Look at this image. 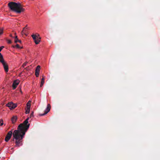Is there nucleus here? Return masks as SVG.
Returning <instances> with one entry per match:
<instances>
[{
  "label": "nucleus",
  "mask_w": 160,
  "mask_h": 160,
  "mask_svg": "<svg viewBox=\"0 0 160 160\" xmlns=\"http://www.w3.org/2000/svg\"><path fill=\"white\" fill-rule=\"evenodd\" d=\"M28 29L27 28V26H26L24 28L22 29V30L21 32V33L23 35V34H25L26 35L25 33V32H27V30Z\"/></svg>",
  "instance_id": "9"
},
{
  "label": "nucleus",
  "mask_w": 160,
  "mask_h": 160,
  "mask_svg": "<svg viewBox=\"0 0 160 160\" xmlns=\"http://www.w3.org/2000/svg\"><path fill=\"white\" fill-rule=\"evenodd\" d=\"M39 35L38 34L37 35L33 34L32 35V37L34 41L36 44L39 43L41 41V38L39 37Z\"/></svg>",
  "instance_id": "4"
},
{
  "label": "nucleus",
  "mask_w": 160,
  "mask_h": 160,
  "mask_svg": "<svg viewBox=\"0 0 160 160\" xmlns=\"http://www.w3.org/2000/svg\"><path fill=\"white\" fill-rule=\"evenodd\" d=\"M33 117V112H32L30 115V116L28 118L25 120H26L28 118V119L29 118H31L32 117ZM29 119H28V120Z\"/></svg>",
  "instance_id": "14"
},
{
  "label": "nucleus",
  "mask_w": 160,
  "mask_h": 160,
  "mask_svg": "<svg viewBox=\"0 0 160 160\" xmlns=\"http://www.w3.org/2000/svg\"><path fill=\"white\" fill-rule=\"evenodd\" d=\"M13 48H15L16 47L17 48H22V47H20L18 44H17L15 46H13Z\"/></svg>",
  "instance_id": "13"
},
{
  "label": "nucleus",
  "mask_w": 160,
  "mask_h": 160,
  "mask_svg": "<svg viewBox=\"0 0 160 160\" xmlns=\"http://www.w3.org/2000/svg\"><path fill=\"white\" fill-rule=\"evenodd\" d=\"M28 118L25 120L23 123L20 124L17 130H15L13 133L12 131H9L6 135L5 141L8 142L13 136L12 141H15L16 147H19L22 145L23 138L26 132L29 128L30 124L28 123Z\"/></svg>",
  "instance_id": "1"
},
{
  "label": "nucleus",
  "mask_w": 160,
  "mask_h": 160,
  "mask_svg": "<svg viewBox=\"0 0 160 160\" xmlns=\"http://www.w3.org/2000/svg\"><path fill=\"white\" fill-rule=\"evenodd\" d=\"M7 42L9 44H10L12 43V41L10 40H8Z\"/></svg>",
  "instance_id": "21"
},
{
  "label": "nucleus",
  "mask_w": 160,
  "mask_h": 160,
  "mask_svg": "<svg viewBox=\"0 0 160 160\" xmlns=\"http://www.w3.org/2000/svg\"><path fill=\"white\" fill-rule=\"evenodd\" d=\"M42 78L41 82V84L40 85V87H42L44 83V80H45V78L44 76L43 75L42 76Z\"/></svg>",
  "instance_id": "8"
},
{
  "label": "nucleus",
  "mask_w": 160,
  "mask_h": 160,
  "mask_svg": "<svg viewBox=\"0 0 160 160\" xmlns=\"http://www.w3.org/2000/svg\"><path fill=\"white\" fill-rule=\"evenodd\" d=\"M0 62L2 63L4 69L6 72L8 71V67L7 63L4 60L3 56L2 54H0Z\"/></svg>",
  "instance_id": "3"
},
{
  "label": "nucleus",
  "mask_w": 160,
  "mask_h": 160,
  "mask_svg": "<svg viewBox=\"0 0 160 160\" xmlns=\"http://www.w3.org/2000/svg\"><path fill=\"white\" fill-rule=\"evenodd\" d=\"M6 106L9 107L10 109H12L15 108L17 107V105L11 102L7 104Z\"/></svg>",
  "instance_id": "5"
},
{
  "label": "nucleus",
  "mask_w": 160,
  "mask_h": 160,
  "mask_svg": "<svg viewBox=\"0 0 160 160\" xmlns=\"http://www.w3.org/2000/svg\"><path fill=\"white\" fill-rule=\"evenodd\" d=\"M18 37L17 36H16L15 37V40H16L17 39H18Z\"/></svg>",
  "instance_id": "22"
},
{
  "label": "nucleus",
  "mask_w": 160,
  "mask_h": 160,
  "mask_svg": "<svg viewBox=\"0 0 160 160\" xmlns=\"http://www.w3.org/2000/svg\"><path fill=\"white\" fill-rule=\"evenodd\" d=\"M3 33V29L2 28L0 27V35L2 34Z\"/></svg>",
  "instance_id": "15"
},
{
  "label": "nucleus",
  "mask_w": 160,
  "mask_h": 160,
  "mask_svg": "<svg viewBox=\"0 0 160 160\" xmlns=\"http://www.w3.org/2000/svg\"><path fill=\"white\" fill-rule=\"evenodd\" d=\"M8 6L11 10L18 13H20L25 11L22 5L19 2H11L8 3Z\"/></svg>",
  "instance_id": "2"
},
{
  "label": "nucleus",
  "mask_w": 160,
  "mask_h": 160,
  "mask_svg": "<svg viewBox=\"0 0 160 160\" xmlns=\"http://www.w3.org/2000/svg\"><path fill=\"white\" fill-rule=\"evenodd\" d=\"M28 67L26 68L25 69L27 70L28 69Z\"/></svg>",
  "instance_id": "24"
},
{
  "label": "nucleus",
  "mask_w": 160,
  "mask_h": 160,
  "mask_svg": "<svg viewBox=\"0 0 160 160\" xmlns=\"http://www.w3.org/2000/svg\"><path fill=\"white\" fill-rule=\"evenodd\" d=\"M14 42L15 43H17L18 42L21 43V41L20 40H18V39L16 40H15Z\"/></svg>",
  "instance_id": "16"
},
{
  "label": "nucleus",
  "mask_w": 160,
  "mask_h": 160,
  "mask_svg": "<svg viewBox=\"0 0 160 160\" xmlns=\"http://www.w3.org/2000/svg\"><path fill=\"white\" fill-rule=\"evenodd\" d=\"M10 36L11 37H12L13 38V37L12 36V34H10Z\"/></svg>",
  "instance_id": "23"
},
{
  "label": "nucleus",
  "mask_w": 160,
  "mask_h": 160,
  "mask_svg": "<svg viewBox=\"0 0 160 160\" xmlns=\"http://www.w3.org/2000/svg\"><path fill=\"white\" fill-rule=\"evenodd\" d=\"M31 106V101H29L27 104V108L30 109Z\"/></svg>",
  "instance_id": "11"
},
{
  "label": "nucleus",
  "mask_w": 160,
  "mask_h": 160,
  "mask_svg": "<svg viewBox=\"0 0 160 160\" xmlns=\"http://www.w3.org/2000/svg\"><path fill=\"white\" fill-rule=\"evenodd\" d=\"M40 70V66L38 65L37 66V67L35 70V72H39Z\"/></svg>",
  "instance_id": "12"
},
{
  "label": "nucleus",
  "mask_w": 160,
  "mask_h": 160,
  "mask_svg": "<svg viewBox=\"0 0 160 160\" xmlns=\"http://www.w3.org/2000/svg\"><path fill=\"white\" fill-rule=\"evenodd\" d=\"M51 109V105L50 104H48L47 105V108L44 111V113L43 114H40L39 115L41 116H43L47 114L49 112Z\"/></svg>",
  "instance_id": "6"
},
{
  "label": "nucleus",
  "mask_w": 160,
  "mask_h": 160,
  "mask_svg": "<svg viewBox=\"0 0 160 160\" xmlns=\"http://www.w3.org/2000/svg\"><path fill=\"white\" fill-rule=\"evenodd\" d=\"M19 81L17 80L14 81L12 84V87L13 89H15L19 84Z\"/></svg>",
  "instance_id": "7"
},
{
  "label": "nucleus",
  "mask_w": 160,
  "mask_h": 160,
  "mask_svg": "<svg viewBox=\"0 0 160 160\" xmlns=\"http://www.w3.org/2000/svg\"><path fill=\"white\" fill-rule=\"evenodd\" d=\"M17 120V117L16 116L13 117L11 119V121L13 123H14L16 122Z\"/></svg>",
  "instance_id": "10"
},
{
  "label": "nucleus",
  "mask_w": 160,
  "mask_h": 160,
  "mask_svg": "<svg viewBox=\"0 0 160 160\" xmlns=\"http://www.w3.org/2000/svg\"><path fill=\"white\" fill-rule=\"evenodd\" d=\"M30 112V109H28V108H27L26 110L25 113L27 114L29 113Z\"/></svg>",
  "instance_id": "18"
},
{
  "label": "nucleus",
  "mask_w": 160,
  "mask_h": 160,
  "mask_svg": "<svg viewBox=\"0 0 160 160\" xmlns=\"http://www.w3.org/2000/svg\"><path fill=\"white\" fill-rule=\"evenodd\" d=\"M28 63V62H24V63H23L22 65V67L24 68V67H25V66H26L27 63Z\"/></svg>",
  "instance_id": "19"
},
{
  "label": "nucleus",
  "mask_w": 160,
  "mask_h": 160,
  "mask_svg": "<svg viewBox=\"0 0 160 160\" xmlns=\"http://www.w3.org/2000/svg\"><path fill=\"white\" fill-rule=\"evenodd\" d=\"M0 124L1 126H2L3 124V120L2 119L0 120Z\"/></svg>",
  "instance_id": "17"
},
{
  "label": "nucleus",
  "mask_w": 160,
  "mask_h": 160,
  "mask_svg": "<svg viewBox=\"0 0 160 160\" xmlns=\"http://www.w3.org/2000/svg\"><path fill=\"white\" fill-rule=\"evenodd\" d=\"M39 72H35V75L36 77H38L39 76Z\"/></svg>",
  "instance_id": "20"
}]
</instances>
